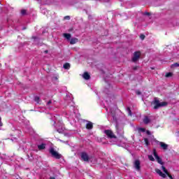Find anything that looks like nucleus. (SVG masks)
<instances>
[{
	"label": "nucleus",
	"mask_w": 179,
	"mask_h": 179,
	"mask_svg": "<svg viewBox=\"0 0 179 179\" xmlns=\"http://www.w3.org/2000/svg\"><path fill=\"white\" fill-rule=\"evenodd\" d=\"M151 104H153L154 110H159L161 107H166L169 103L166 101L160 102L157 98L155 97Z\"/></svg>",
	"instance_id": "f257e3e1"
},
{
	"label": "nucleus",
	"mask_w": 179,
	"mask_h": 179,
	"mask_svg": "<svg viewBox=\"0 0 179 179\" xmlns=\"http://www.w3.org/2000/svg\"><path fill=\"white\" fill-rule=\"evenodd\" d=\"M49 152H50V155H52V157H55V159H61V157H62V155L61 154L58 153V152L55 151L54 148H51L49 150Z\"/></svg>",
	"instance_id": "f03ea898"
},
{
	"label": "nucleus",
	"mask_w": 179,
	"mask_h": 179,
	"mask_svg": "<svg viewBox=\"0 0 179 179\" xmlns=\"http://www.w3.org/2000/svg\"><path fill=\"white\" fill-rule=\"evenodd\" d=\"M104 134H106L107 138L109 139H117V136L110 129L104 130Z\"/></svg>",
	"instance_id": "7ed1b4c3"
},
{
	"label": "nucleus",
	"mask_w": 179,
	"mask_h": 179,
	"mask_svg": "<svg viewBox=\"0 0 179 179\" xmlns=\"http://www.w3.org/2000/svg\"><path fill=\"white\" fill-rule=\"evenodd\" d=\"M139 58H141V51L134 52L131 61L132 62H137Z\"/></svg>",
	"instance_id": "20e7f679"
},
{
	"label": "nucleus",
	"mask_w": 179,
	"mask_h": 179,
	"mask_svg": "<svg viewBox=\"0 0 179 179\" xmlns=\"http://www.w3.org/2000/svg\"><path fill=\"white\" fill-rule=\"evenodd\" d=\"M153 155L155 157L157 163H159V164H162V166L164 164V162H163V161L162 160V158H160V157H159V155H157V152H156V149H153Z\"/></svg>",
	"instance_id": "39448f33"
},
{
	"label": "nucleus",
	"mask_w": 179,
	"mask_h": 179,
	"mask_svg": "<svg viewBox=\"0 0 179 179\" xmlns=\"http://www.w3.org/2000/svg\"><path fill=\"white\" fill-rule=\"evenodd\" d=\"M134 169H136L137 171H141V161H139L138 159H136L134 163Z\"/></svg>",
	"instance_id": "423d86ee"
},
{
	"label": "nucleus",
	"mask_w": 179,
	"mask_h": 179,
	"mask_svg": "<svg viewBox=\"0 0 179 179\" xmlns=\"http://www.w3.org/2000/svg\"><path fill=\"white\" fill-rule=\"evenodd\" d=\"M81 159L84 160V162H89V155L86 152L81 153Z\"/></svg>",
	"instance_id": "0eeeda50"
},
{
	"label": "nucleus",
	"mask_w": 179,
	"mask_h": 179,
	"mask_svg": "<svg viewBox=\"0 0 179 179\" xmlns=\"http://www.w3.org/2000/svg\"><path fill=\"white\" fill-rule=\"evenodd\" d=\"M159 146L163 149V150H167V149H169V145L163 142H159Z\"/></svg>",
	"instance_id": "6e6552de"
},
{
	"label": "nucleus",
	"mask_w": 179,
	"mask_h": 179,
	"mask_svg": "<svg viewBox=\"0 0 179 179\" xmlns=\"http://www.w3.org/2000/svg\"><path fill=\"white\" fill-rule=\"evenodd\" d=\"M156 173L160 176V177H162V178H166V175L162 172L160 169H156Z\"/></svg>",
	"instance_id": "1a4fd4ad"
},
{
	"label": "nucleus",
	"mask_w": 179,
	"mask_h": 179,
	"mask_svg": "<svg viewBox=\"0 0 179 179\" xmlns=\"http://www.w3.org/2000/svg\"><path fill=\"white\" fill-rule=\"evenodd\" d=\"M83 78L85 80H89L90 79V75L89 74V73L87 72H85L83 74Z\"/></svg>",
	"instance_id": "9d476101"
},
{
	"label": "nucleus",
	"mask_w": 179,
	"mask_h": 179,
	"mask_svg": "<svg viewBox=\"0 0 179 179\" xmlns=\"http://www.w3.org/2000/svg\"><path fill=\"white\" fill-rule=\"evenodd\" d=\"M143 122L145 124V125H148V124L150 123V118H149V116L144 117Z\"/></svg>",
	"instance_id": "9b49d317"
},
{
	"label": "nucleus",
	"mask_w": 179,
	"mask_h": 179,
	"mask_svg": "<svg viewBox=\"0 0 179 179\" xmlns=\"http://www.w3.org/2000/svg\"><path fill=\"white\" fill-rule=\"evenodd\" d=\"M87 129H93V123L92 122H88L86 124Z\"/></svg>",
	"instance_id": "f8f14e48"
},
{
	"label": "nucleus",
	"mask_w": 179,
	"mask_h": 179,
	"mask_svg": "<svg viewBox=\"0 0 179 179\" xmlns=\"http://www.w3.org/2000/svg\"><path fill=\"white\" fill-rule=\"evenodd\" d=\"M79 40L78 39V38H72L70 41V44L73 45V44H76V43H78Z\"/></svg>",
	"instance_id": "ddd939ff"
},
{
	"label": "nucleus",
	"mask_w": 179,
	"mask_h": 179,
	"mask_svg": "<svg viewBox=\"0 0 179 179\" xmlns=\"http://www.w3.org/2000/svg\"><path fill=\"white\" fill-rule=\"evenodd\" d=\"M38 149L39 150H44V149H45V144L42 143V144L38 145Z\"/></svg>",
	"instance_id": "4468645a"
},
{
	"label": "nucleus",
	"mask_w": 179,
	"mask_h": 179,
	"mask_svg": "<svg viewBox=\"0 0 179 179\" xmlns=\"http://www.w3.org/2000/svg\"><path fill=\"white\" fill-rule=\"evenodd\" d=\"M64 69H69L71 68V64L69 63H65L63 66Z\"/></svg>",
	"instance_id": "2eb2a0df"
},
{
	"label": "nucleus",
	"mask_w": 179,
	"mask_h": 179,
	"mask_svg": "<svg viewBox=\"0 0 179 179\" xmlns=\"http://www.w3.org/2000/svg\"><path fill=\"white\" fill-rule=\"evenodd\" d=\"M63 36L66 38V40H71V34H64Z\"/></svg>",
	"instance_id": "dca6fc26"
},
{
	"label": "nucleus",
	"mask_w": 179,
	"mask_h": 179,
	"mask_svg": "<svg viewBox=\"0 0 179 179\" xmlns=\"http://www.w3.org/2000/svg\"><path fill=\"white\" fill-rule=\"evenodd\" d=\"M127 111L129 115H130V117H132V111L131 110V108L128 107L127 108Z\"/></svg>",
	"instance_id": "f3484780"
},
{
	"label": "nucleus",
	"mask_w": 179,
	"mask_h": 179,
	"mask_svg": "<svg viewBox=\"0 0 179 179\" xmlns=\"http://www.w3.org/2000/svg\"><path fill=\"white\" fill-rule=\"evenodd\" d=\"M162 169L164 173H165V174H169V171H167V169H166V167H164V166H162Z\"/></svg>",
	"instance_id": "a211bd4d"
},
{
	"label": "nucleus",
	"mask_w": 179,
	"mask_h": 179,
	"mask_svg": "<svg viewBox=\"0 0 179 179\" xmlns=\"http://www.w3.org/2000/svg\"><path fill=\"white\" fill-rule=\"evenodd\" d=\"M111 115L113 118V121H115V122H117V117L115 116V114L113 113V112H111Z\"/></svg>",
	"instance_id": "6ab92c4d"
},
{
	"label": "nucleus",
	"mask_w": 179,
	"mask_h": 179,
	"mask_svg": "<svg viewBox=\"0 0 179 179\" xmlns=\"http://www.w3.org/2000/svg\"><path fill=\"white\" fill-rule=\"evenodd\" d=\"M165 76L166 78H171V76H173V73H167Z\"/></svg>",
	"instance_id": "aec40b11"
},
{
	"label": "nucleus",
	"mask_w": 179,
	"mask_h": 179,
	"mask_svg": "<svg viewBox=\"0 0 179 179\" xmlns=\"http://www.w3.org/2000/svg\"><path fill=\"white\" fill-rule=\"evenodd\" d=\"M178 66H179V64L178 63H175V64L171 65V68H177Z\"/></svg>",
	"instance_id": "412c9836"
},
{
	"label": "nucleus",
	"mask_w": 179,
	"mask_h": 179,
	"mask_svg": "<svg viewBox=\"0 0 179 179\" xmlns=\"http://www.w3.org/2000/svg\"><path fill=\"white\" fill-rule=\"evenodd\" d=\"M148 159L150 160V162H155V158L152 155H148Z\"/></svg>",
	"instance_id": "4be33fe9"
},
{
	"label": "nucleus",
	"mask_w": 179,
	"mask_h": 179,
	"mask_svg": "<svg viewBox=\"0 0 179 179\" xmlns=\"http://www.w3.org/2000/svg\"><path fill=\"white\" fill-rule=\"evenodd\" d=\"M34 101H36V103H40V97L35 96L34 97Z\"/></svg>",
	"instance_id": "5701e85b"
},
{
	"label": "nucleus",
	"mask_w": 179,
	"mask_h": 179,
	"mask_svg": "<svg viewBox=\"0 0 179 179\" xmlns=\"http://www.w3.org/2000/svg\"><path fill=\"white\" fill-rule=\"evenodd\" d=\"M144 142H145L146 146H149V139L144 138Z\"/></svg>",
	"instance_id": "b1692460"
},
{
	"label": "nucleus",
	"mask_w": 179,
	"mask_h": 179,
	"mask_svg": "<svg viewBox=\"0 0 179 179\" xmlns=\"http://www.w3.org/2000/svg\"><path fill=\"white\" fill-rule=\"evenodd\" d=\"M27 10H21V14L22 15H26V13H27Z\"/></svg>",
	"instance_id": "393cba45"
},
{
	"label": "nucleus",
	"mask_w": 179,
	"mask_h": 179,
	"mask_svg": "<svg viewBox=\"0 0 179 179\" xmlns=\"http://www.w3.org/2000/svg\"><path fill=\"white\" fill-rule=\"evenodd\" d=\"M64 20H71V17H70L69 15L65 16V17H64Z\"/></svg>",
	"instance_id": "a878e982"
},
{
	"label": "nucleus",
	"mask_w": 179,
	"mask_h": 179,
	"mask_svg": "<svg viewBox=\"0 0 179 179\" xmlns=\"http://www.w3.org/2000/svg\"><path fill=\"white\" fill-rule=\"evenodd\" d=\"M140 38H141V40H145V35L141 34V35H140Z\"/></svg>",
	"instance_id": "bb28decb"
},
{
	"label": "nucleus",
	"mask_w": 179,
	"mask_h": 179,
	"mask_svg": "<svg viewBox=\"0 0 179 179\" xmlns=\"http://www.w3.org/2000/svg\"><path fill=\"white\" fill-rule=\"evenodd\" d=\"M138 68H139L138 66H134L133 71H138Z\"/></svg>",
	"instance_id": "cd10ccee"
},
{
	"label": "nucleus",
	"mask_w": 179,
	"mask_h": 179,
	"mask_svg": "<svg viewBox=\"0 0 179 179\" xmlns=\"http://www.w3.org/2000/svg\"><path fill=\"white\" fill-rule=\"evenodd\" d=\"M50 104H52V101L50 100L49 101H48L47 106H50Z\"/></svg>",
	"instance_id": "c85d7f7f"
},
{
	"label": "nucleus",
	"mask_w": 179,
	"mask_h": 179,
	"mask_svg": "<svg viewBox=\"0 0 179 179\" xmlns=\"http://www.w3.org/2000/svg\"><path fill=\"white\" fill-rule=\"evenodd\" d=\"M136 94H138V96H140V94H142V92H141V91H136Z\"/></svg>",
	"instance_id": "c756f323"
},
{
	"label": "nucleus",
	"mask_w": 179,
	"mask_h": 179,
	"mask_svg": "<svg viewBox=\"0 0 179 179\" xmlns=\"http://www.w3.org/2000/svg\"><path fill=\"white\" fill-rule=\"evenodd\" d=\"M168 176V177H169L170 179H173V176L171 175H170V173H169L168 172V174H166Z\"/></svg>",
	"instance_id": "7c9ffc66"
},
{
	"label": "nucleus",
	"mask_w": 179,
	"mask_h": 179,
	"mask_svg": "<svg viewBox=\"0 0 179 179\" xmlns=\"http://www.w3.org/2000/svg\"><path fill=\"white\" fill-rule=\"evenodd\" d=\"M144 15H146V16H150V13L145 12Z\"/></svg>",
	"instance_id": "2f4dec72"
},
{
	"label": "nucleus",
	"mask_w": 179,
	"mask_h": 179,
	"mask_svg": "<svg viewBox=\"0 0 179 179\" xmlns=\"http://www.w3.org/2000/svg\"><path fill=\"white\" fill-rule=\"evenodd\" d=\"M146 134H147V135H151L150 131H148V130H147Z\"/></svg>",
	"instance_id": "473e14b6"
},
{
	"label": "nucleus",
	"mask_w": 179,
	"mask_h": 179,
	"mask_svg": "<svg viewBox=\"0 0 179 179\" xmlns=\"http://www.w3.org/2000/svg\"><path fill=\"white\" fill-rule=\"evenodd\" d=\"M1 117H0V127H2L3 124H2V122L1 121Z\"/></svg>",
	"instance_id": "72a5a7b5"
},
{
	"label": "nucleus",
	"mask_w": 179,
	"mask_h": 179,
	"mask_svg": "<svg viewBox=\"0 0 179 179\" xmlns=\"http://www.w3.org/2000/svg\"><path fill=\"white\" fill-rule=\"evenodd\" d=\"M32 38H33L34 40H36L37 36H32Z\"/></svg>",
	"instance_id": "f704fd0d"
},
{
	"label": "nucleus",
	"mask_w": 179,
	"mask_h": 179,
	"mask_svg": "<svg viewBox=\"0 0 179 179\" xmlns=\"http://www.w3.org/2000/svg\"><path fill=\"white\" fill-rule=\"evenodd\" d=\"M140 129H141V131H142L143 132L145 131V129H143V128H141Z\"/></svg>",
	"instance_id": "c9c22d12"
},
{
	"label": "nucleus",
	"mask_w": 179,
	"mask_h": 179,
	"mask_svg": "<svg viewBox=\"0 0 179 179\" xmlns=\"http://www.w3.org/2000/svg\"><path fill=\"white\" fill-rule=\"evenodd\" d=\"M44 52L45 54H48V50H45Z\"/></svg>",
	"instance_id": "e433bc0d"
},
{
	"label": "nucleus",
	"mask_w": 179,
	"mask_h": 179,
	"mask_svg": "<svg viewBox=\"0 0 179 179\" xmlns=\"http://www.w3.org/2000/svg\"><path fill=\"white\" fill-rule=\"evenodd\" d=\"M49 179H55L54 177H50Z\"/></svg>",
	"instance_id": "4c0bfd02"
},
{
	"label": "nucleus",
	"mask_w": 179,
	"mask_h": 179,
	"mask_svg": "<svg viewBox=\"0 0 179 179\" xmlns=\"http://www.w3.org/2000/svg\"><path fill=\"white\" fill-rule=\"evenodd\" d=\"M55 79L56 80H58V78H57V77H55Z\"/></svg>",
	"instance_id": "58836bf2"
},
{
	"label": "nucleus",
	"mask_w": 179,
	"mask_h": 179,
	"mask_svg": "<svg viewBox=\"0 0 179 179\" xmlns=\"http://www.w3.org/2000/svg\"><path fill=\"white\" fill-rule=\"evenodd\" d=\"M0 5H1V2H0Z\"/></svg>",
	"instance_id": "ea45409f"
}]
</instances>
